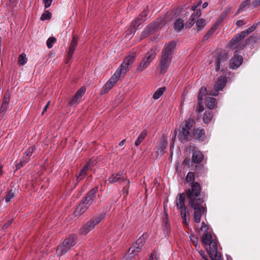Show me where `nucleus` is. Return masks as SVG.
Instances as JSON below:
<instances>
[{
  "mask_svg": "<svg viewBox=\"0 0 260 260\" xmlns=\"http://www.w3.org/2000/svg\"><path fill=\"white\" fill-rule=\"evenodd\" d=\"M144 21V18H141L140 16H138L131 24L132 27L136 30L139 26Z\"/></svg>",
  "mask_w": 260,
  "mask_h": 260,
  "instance_id": "nucleus-37",
  "label": "nucleus"
},
{
  "mask_svg": "<svg viewBox=\"0 0 260 260\" xmlns=\"http://www.w3.org/2000/svg\"><path fill=\"white\" fill-rule=\"evenodd\" d=\"M201 5V1H200L197 5H194L191 7V9L194 11L193 13L191 16V18L196 19L199 18L201 16V11L200 10Z\"/></svg>",
  "mask_w": 260,
  "mask_h": 260,
  "instance_id": "nucleus-17",
  "label": "nucleus"
},
{
  "mask_svg": "<svg viewBox=\"0 0 260 260\" xmlns=\"http://www.w3.org/2000/svg\"><path fill=\"white\" fill-rule=\"evenodd\" d=\"M213 115L212 111H206L203 116V120L205 123H209L212 118Z\"/></svg>",
  "mask_w": 260,
  "mask_h": 260,
  "instance_id": "nucleus-34",
  "label": "nucleus"
},
{
  "mask_svg": "<svg viewBox=\"0 0 260 260\" xmlns=\"http://www.w3.org/2000/svg\"><path fill=\"white\" fill-rule=\"evenodd\" d=\"M167 141L166 139L163 140L161 143L158 146V149L161 151L164 150L167 146Z\"/></svg>",
  "mask_w": 260,
  "mask_h": 260,
  "instance_id": "nucleus-50",
  "label": "nucleus"
},
{
  "mask_svg": "<svg viewBox=\"0 0 260 260\" xmlns=\"http://www.w3.org/2000/svg\"><path fill=\"white\" fill-rule=\"evenodd\" d=\"M214 31V29L213 28H211L210 30H209L208 32L205 35L204 37V40H207L212 35Z\"/></svg>",
  "mask_w": 260,
  "mask_h": 260,
  "instance_id": "nucleus-52",
  "label": "nucleus"
},
{
  "mask_svg": "<svg viewBox=\"0 0 260 260\" xmlns=\"http://www.w3.org/2000/svg\"><path fill=\"white\" fill-rule=\"evenodd\" d=\"M147 132L146 130H144L142 131V132L140 134L138 138L135 141V144L136 146H138L139 145H140L141 142L143 141V140L147 136Z\"/></svg>",
  "mask_w": 260,
  "mask_h": 260,
  "instance_id": "nucleus-30",
  "label": "nucleus"
},
{
  "mask_svg": "<svg viewBox=\"0 0 260 260\" xmlns=\"http://www.w3.org/2000/svg\"><path fill=\"white\" fill-rule=\"evenodd\" d=\"M174 133H175L174 136L172 138V144H171L172 146L173 145L174 143V141H175V140L176 139V133H177L176 130L175 131Z\"/></svg>",
  "mask_w": 260,
  "mask_h": 260,
  "instance_id": "nucleus-62",
  "label": "nucleus"
},
{
  "mask_svg": "<svg viewBox=\"0 0 260 260\" xmlns=\"http://www.w3.org/2000/svg\"><path fill=\"white\" fill-rule=\"evenodd\" d=\"M149 64L150 62H149L147 60L143 58L142 61L140 62V64L138 68V71L140 72H142L143 70L146 69Z\"/></svg>",
  "mask_w": 260,
  "mask_h": 260,
  "instance_id": "nucleus-32",
  "label": "nucleus"
},
{
  "mask_svg": "<svg viewBox=\"0 0 260 260\" xmlns=\"http://www.w3.org/2000/svg\"><path fill=\"white\" fill-rule=\"evenodd\" d=\"M27 60V59L26 57V54L24 53H22L19 55L18 57V63L19 65L22 66L26 63Z\"/></svg>",
  "mask_w": 260,
  "mask_h": 260,
  "instance_id": "nucleus-44",
  "label": "nucleus"
},
{
  "mask_svg": "<svg viewBox=\"0 0 260 260\" xmlns=\"http://www.w3.org/2000/svg\"><path fill=\"white\" fill-rule=\"evenodd\" d=\"M205 135V133L203 128H194L192 130L193 138L196 141H203Z\"/></svg>",
  "mask_w": 260,
  "mask_h": 260,
  "instance_id": "nucleus-14",
  "label": "nucleus"
},
{
  "mask_svg": "<svg viewBox=\"0 0 260 260\" xmlns=\"http://www.w3.org/2000/svg\"><path fill=\"white\" fill-rule=\"evenodd\" d=\"M162 228L164 232L165 237H169V233L170 232V226L168 223V214H166V218L163 221Z\"/></svg>",
  "mask_w": 260,
  "mask_h": 260,
  "instance_id": "nucleus-27",
  "label": "nucleus"
},
{
  "mask_svg": "<svg viewBox=\"0 0 260 260\" xmlns=\"http://www.w3.org/2000/svg\"><path fill=\"white\" fill-rule=\"evenodd\" d=\"M202 240L205 247L208 246L211 242L213 241L212 240V235L209 233L202 235Z\"/></svg>",
  "mask_w": 260,
  "mask_h": 260,
  "instance_id": "nucleus-23",
  "label": "nucleus"
},
{
  "mask_svg": "<svg viewBox=\"0 0 260 260\" xmlns=\"http://www.w3.org/2000/svg\"><path fill=\"white\" fill-rule=\"evenodd\" d=\"M78 44V38L76 36H73L72 38V42L70 45L69 51L67 54V57L66 60V63H68L70 60L71 59L73 54L74 52L75 48Z\"/></svg>",
  "mask_w": 260,
  "mask_h": 260,
  "instance_id": "nucleus-10",
  "label": "nucleus"
},
{
  "mask_svg": "<svg viewBox=\"0 0 260 260\" xmlns=\"http://www.w3.org/2000/svg\"><path fill=\"white\" fill-rule=\"evenodd\" d=\"M136 57L135 53H132L126 56L122 62L120 68L116 71H119V74L123 76L128 71V66L131 65L134 62Z\"/></svg>",
  "mask_w": 260,
  "mask_h": 260,
  "instance_id": "nucleus-5",
  "label": "nucleus"
},
{
  "mask_svg": "<svg viewBox=\"0 0 260 260\" xmlns=\"http://www.w3.org/2000/svg\"><path fill=\"white\" fill-rule=\"evenodd\" d=\"M98 190V188L95 187L91 189L87 194L86 196L83 200L87 205L91 206L95 202V194Z\"/></svg>",
  "mask_w": 260,
  "mask_h": 260,
  "instance_id": "nucleus-11",
  "label": "nucleus"
},
{
  "mask_svg": "<svg viewBox=\"0 0 260 260\" xmlns=\"http://www.w3.org/2000/svg\"><path fill=\"white\" fill-rule=\"evenodd\" d=\"M145 243V240L144 237H141L138 239L137 240L136 242L134 243L133 244L136 245L138 247L140 248L141 250L142 247L144 245Z\"/></svg>",
  "mask_w": 260,
  "mask_h": 260,
  "instance_id": "nucleus-43",
  "label": "nucleus"
},
{
  "mask_svg": "<svg viewBox=\"0 0 260 260\" xmlns=\"http://www.w3.org/2000/svg\"><path fill=\"white\" fill-rule=\"evenodd\" d=\"M51 13L48 10H46L41 17V20L44 21L45 20H49L51 18Z\"/></svg>",
  "mask_w": 260,
  "mask_h": 260,
  "instance_id": "nucleus-46",
  "label": "nucleus"
},
{
  "mask_svg": "<svg viewBox=\"0 0 260 260\" xmlns=\"http://www.w3.org/2000/svg\"><path fill=\"white\" fill-rule=\"evenodd\" d=\"M203 158V155L199 151H195L192 156V159L195 164H200Z\"/></svg>",
  "mask_w": 260,
  "mask_h": 260,
  "instance_id": "nucleus-20",
  "label": "nucleus"
},
{
  "mask_svg": "<svg viewBox=\"0 0 260 260\" xmlns=\"http://www.w3.org/2000/svg\"><path fill=\"white\" fill-rule=\"evenodd\" d=\"M231 10L230 8H228L219 17L218 20L216 21V24L218 25L221 23L224 19L226 17V16L228 15V14L230 13V11Z\"/></svg>",
  "mask_w": 260,
  "mask_h": 260,
  "instance_id": "nucleus-33",
  "label": "nucleus"
},
{
  "mask_svg": "<svg viewBox=\"0 0 260 260\" xmlns=\"http://www.w3.org/2000/svg\"><path fill=\"white\" fill-rule=\"evenodd\" d=\"M122 76L119 74V71H116L111 78L107 81L103 87V93L108 92L114 86V84L118 81Z\"/></svg>",
  "mask_w": 260,
  "mask_h": 260,
  "instance_id": "nucleus-7",
  "label": "nucleus"
},
{
  "mask_svg": "<svg viewBox=\"0 0 260 260\" xmlns=\"http://www.w3.org/2000/svg\"><path fill=\"white\" fill-rule=\"evenodd\" d=\"M200 254L202 256V257L204 259V260H209L207 257L205 255V252L203 250H201L199 251Z\"/></svg>",
  "mask_w": 260,
  "mask_h": 260,
  "instance_id": "nucleus-60",
  "label": "nucleus"
},
{
  "mask_svg": "<svg viewBox=\"0 0 260 260\" xmlns=\"http://www.w3.org/2000/svg\"><path fill=\"white\" fill-rule=\"evenodd\" d=\"M217 103L216 100L214 98H211L207 101V106L210 109H213Z\"/></svg>",
  "mask_w": 260,
  "mask_h": 260,
  "instance_id": "nucleus-41",
  "label": "nucleus"
},
{
  "mask_svg": "<svg viewBox=\"0 0 260 260\" xmlns=\"http://www.w3.org/2000/svg\"><path fill=\"white\" fill-rule=\"evenodd\" d=\"M105 217V213H102L97 217L93 218L90 222L92 224H93V227L95 228V225L100 223Z\"/></svg>",
  "mask_w": 260,
  "mask_h": 260,
  "instance_id": "nucleus-24",
  "label": "nucleus"
},
{
  "mask_svg": "<svg viewBox=\"0 0 260 260\" xmlns=\"http://www.w3.org/2000/svg\"><path fill=\"white\" fill-rule=\"evenodd\" d=\"M257 25V23H254L251 26L248 28L247 29L242 31L241 33L245 38L246 36L248 35L250 33L253 31L256 28Z\"/></svg>",
  "mask_w": 260,
  "mask_h": 260,
  "instance_id": "nucleus-36",
  "label": "nucleus"
},
{
  "mask_svg": "<svg viewBox=\"0 0 260 260\" xmlns=\"http://www.w3.org/2000/svg\"><path fill=\"white\" fill-rule=\"evenodd\" d=\"M52 4V1H45V8H47L49 7Z\"/></svg>",
  "mask_w": 260,
  "mask_h": 260,
  "instance_id": "nucleus-61",
  "label": "nucleus"
},
{
  "mask_svg": "<svg viewBox=\"0 0 260 260\" xmlns=\"http://www.w3.org/2000/svg\"><path fill=\"white\" fill-rule=\"evenodd\" d=\"M56 41V39L54 37H50L47 40L46 44L47 46V47L49 49L53 47V44Z\"/></svg>",
  "mask_w": 260,
  "mask_h": 260,
  "instance_id": "nucleus-48",
  "label": "nucleus"
},
{
  "mask_svg": "<svg viewBox=\"0 0 260 260\" xmlns=\"http://www.w3.org/2000/svg\"><path fill=\"white\" fill-rule=\"evenodd\" d=\"M176 207L180 211H184L186 210L185 205V195L184 193L178 194L176 200Z\"/></svg>",
  "mask_w": 260,
  "mask_h": 260,
  "instance_id": "nucleus-15",
  "label": "nucleus"
},
{
  "mask_svg": "<svg viewBox=\"0 0 260 260\" xmlns=\"http://www.w3.org/2000/svg\"><path fill=\"white\" fill-rule=\"evenodd\" d=\"M147 15H148V12L146 10H145V11H143L139 16H140L141 18H144V20H145L146 17L147 16Z\"/></svg>",
  "mask_w": 260,
  "mask_h": 260,
  "instance_id": "nucleus-56",
  "label": "nucleus"
},
{
  "mask_svg": "<svg viewBox=\"0 0 260 260\" xmlns=\"http://www.w3.org/2000/svg\"><path fill=\"white\" fill-rule=\"evenodd\" d=\"M9 106V104H2L1 108L0 109V111L4 112L7 110Z\"/></svg>",
  "mask_w": 260,
  "mask_h": 260,
  "instance_id": "nucleus-54",
  "label": "nucleus"
},
{
  "mask_svg": "<svg viewBox=\"0 0 260 260\" xmlns=\"http://www.w3.org/2000/svg\"><path fill=\"white\" fill-rule=\"evenodd\" d=\"M155 51L154 50H151L147 53L144 58L150 63L155 58Z\"/></svg>",
  "mask_w": 260,
  "mask_h": 260,
  "instance_id": "nucleus-31",
  "label": "nucleus"
},
{
  "mask_svg": "<svg viewBox=\"0 0 260 260\" xmlns=\"http://www.w3.org/2000/svg\"><path fill=\"white\" fill-rule=\"evenodd\" d=\"M194 19H192L190 18L188 21V22L186 24V26L189 28L191 27L194 24Z\"/></svg>",
  "mask_w": 260,
  "mask_h": 260,
  "instance_id": "nucleus-59",
  "label": "nucleus"
},
{
  "mask_svg": "<svg viewBox=\"0 0 260 260\" xmlns=\"http://www.w3.org/2000/svg\"><path fill=\"white\" fill-rule=\"evenodd\" d=\"M206 25V20L204 19L201 18L196 21V26L198 30H202Z\"/></svg>",
  "mask_w": 260,
  "mask_h": 260,
  "instance_id": "nucleus-40",
  "label": "nucleus"
},
{
  "mask_svg": "<svg viewBox=\"0 0 260 260\" xmlns=\"http://www.w3.org/2000/svg\"><path fill=\"white\" fill-rule=\"evenodd\" d=\"M193 119L189 118L181 123L178 135V139L181 142L189 141L191 139L190 129L193 126Z\"/></svg>",
  "mask_w": 260,
  "mask_h": 260,
  "instance_id": "nucleus-3",
  "label": "nucleus"
},
{
  "mask_svg": "<svg viewBox=\"0 0 260 260\" xmlns=\"http://www.w3.org/2000/svg\"><path fill=\"white\" fill-rule=\"evenodd\" d=\"M126 180V177L123 175L122 172H119L117 173L113 174L108 178V181L110 183L115 182L121 183Z\"/></svg>",
  "mask_w": 260,
  "mask_h": 260,
  "instance_id": "nucleus-9",
  "label": "nucleus"
},
{
  "mask_svg": "<svg viewBox=\"0 0 260 260\" xmlns=\"http://www.w3.org/2000/svg\"><path fill=\"white\" fill-rule=\"evenodd\" d=\"M260 35H259L258 37L255 35L253 34L252 36H251L250 38L249 39V41H252L253 42H255L256 40L258 39V38L259 37Z\"/></svg>",
  "mask_w": 260,
  "mask_h": 260,
  "instance_id": "nucleus-55",
  "label": "nucleus"
},
{
  "mask_svg": "<svg viewBox=\"0 0 260 260\" xmlns=\"http://www.w3.org/2000/svg\"><path fill=\"white\" fill-rule=\"evenodd\" d=\"M180 213L183 220V223L188 226L189 223V219L187 217L186 210L184 211H180Z\"/></svg>",
  "mask_w": 260,
  "mask_h": 260,
  "instance_id": "nucleus-39",
  "label": "nucleus"
},
{
  "mask_svg": "<svg viewBox=\"0 0 260 260\" xmlns=\"http://www.w3.org/2000/svg\"><path fill=\"white\" fill-rule=\"evenodd\" d=\"M75 239L74 236H70L66 239L62 243L58 246L56 254L61 256L66 253L75 244Z\"/></svg>",
  "mask_w": 260,
  "mask_h": 260,
  "instance_id": "nucleus-4",
  "label": "nucleus"
},
{
  "mask_svg": "<svg viewBox=\"0 0 260 260\" xmlns=\"http://www.w3.org/2000/svg\"><path fill=\"white\" fill-rule=\"evenodd\" d=\"M184 21L181 19H177L174 23V28L177 32H179L184 28Z\"/></svg>",
  "mask_w": 260,
  "mask_h": 260,
  "instance_id": "nucleus-21",
  "label": "nucleus"
},
{
  "mask_svg": "<svg viewBox=\"0 0 260 260\" xmlns=\"http://www.w3.org/2000/svg\"><path fill=\"white\" fill-rule=\"evenodd\" d=\"M125 139L122 140L121 142H119V146H122L124 145V144L125 143Z\"/></svg>",
  "mask_w": 260,
  "mask_h": 260,
  "instance_id": "nucleus-64",
  "label": "nucleus"
},
{
  "mask_svg": "<svg viewBox=\"0 0 260 260\" xmlns=\"http://www.w3.org/2000/svg\"><path fill=\"white\" fill-rule=\"evenodd\" d=\"M86 174H87V173L86 172H85L83 170H81L78 176H77V178H76L77 182H78L81 181L82 180H83V179H84Z\"/></svg>",
  "mask_w": 260,
  "mask_h": 260,
  "instance_id": "nucleus-49",
  "label": "nucleus"
},
{
  "mask_svg": "<svg viewBox=\"0 0 260 260\" xmlns=\"http://www.w3.org/2000/svg\"><path fill=\"white\" fill-rule=\"evenodd\" d=\"M140 251H141V249L139 247H138L136 245L133 244L129 248V249L128 251L127 257L130 258L134 257Z\"/></svg>",
  "mask_w": 260,
  "mask_h": 260,
  "instance_id": "nucleus-19",
  "label": "nucleus"
},
{
  "mask_svg": "<svg viewBox=\"0 0 260 260\" xmlns=\"http://www.w3.org/2000/svg\"><path fill=\"white\" fill-rule=\"evenodd\" d=\"M226 83V78L225 77H221L217 81L216 84L215 85V91L211 92L213 95L216 96L218 94V91L222 90L225 86Z\"/></svg>",
  "mask_w": 260,
  "mask_h": 260,
  "instance_id": "nucleus-13",
  "label": "nucleus"
},
{
  "mask_svg": "<svg viewBox=\"0 0 260 260\" xmlns=\"http://www.w3.org/2000/svg\"><path fill=\"white\" fill-rule=\"evenodd\" d=\"M195 176L192 172H189L186 177V181L191 183V186L186 191V194L189 200L190 207L193 210V220L197 223L201 221V218L205 212L206 209L203 206L204 198L201 195V187L198 182H194Z\"/></svg>",
  "mask_w": 260,
  "mask_h": 260,
  "instance_id": "nucleus-1",
  "label": "nucleus"
},
{
  "mask_svg": "<svg viewBox=\"0 0 260 260\" xmlns=\"http://www.w3.org/2000/svg\"><path fill=\"white\" fill-rule=\"evenodd\" d=\"M246 23V22L244 20H238L236 24V25L238 26V27H240V26H241L244 24H245Z\"/></svg>",
  "mask_w": 260,
  "mask_h": 260,
  "instance_id": "nucleus-58",
  "label": "nucleus"
},
{
  "mask_svg": "<svg viewBox=\"0 0 260 260\" xmlns=\"http://www.w3.org/2000/svg\"><path fill=\"white\" fill-rule=\"evenodd\" d=\"M237 51L235 52L234 57L230 60V68L232 69H237L242 64L243 58L241 56L238 55Z\"/></svg>",
  "mask_w": 260,
  "mask_h": 260,
  "instance_id": "nucleus-12",
  "label": "nucleus"
},
{
  "mask_svg": "<svg viewBox=\"0 0 260 260\" xmlns=\"http://www.w3.org/2000/svg\"><path fill=\"white\" fill-rule=\"evenodd\" d=\"M9 103V95L6 94L3 99V104H8Z\"/></svg>",
  "mask_w": 260,
  "mask_h": 260,
  "instance_id": "nucleus-57",
  "label": "nucleus"
},
{
  "mask_svg": "<svg viewBox=\"0 0 260 260\" xmlns=\"http://www.w3.org/2000/svg\"><path fill=\"white\" fill-rule=\"evenodd\" d=\"M50 101H48L47 105L45 106V107L44 108V109H43V112L42 113L43 114L45 112H46L47 111V109L48 107V106L50 104Z\"/></svg>",
  "mask_w": 260,
  "mask_h": 260,
  "instance_id": "nucleus-63",
  "label": "nucleus"
},
{
  "mask_svg": "<svg viewBox=\"0 0 260 260\" xmlns=\"http://www.w3.org/2000/svg\"><path fill=\"white\" fill-rule=\"evenodd\" d=\"M176 46L174 41L165 44L162 50V55L159 64L160 73L165 74L167 71L172 61L173 53Z\"/></svg>",
  "mask_w": 260,
  "mask_h": 260,
  "instance_id": "nucleus-2",
  "label": "nucleus"
},
{
  "mask_svg": "<svg viewBox=\"0 0 260 260\" xmlns=\"http://www.w3.org/2000/svg\"><path fill=\"white\" fill-rule=\"evenodd\" d=\"M36 150L35 146H32L28 148L26 151L24 152L22 157H25V159H28V161L30 160V158L31 156L32 153Z\"/></svg>",
  "mask_w": 260,
  "mask_h": 260,
  "instance_id": "nucleus-26",
  "label": "nucleus"
},
{
  "mask_svg": "<svg viewBox=\"0 0 260 260\" xmlns=\"http://www.w3.org/2000/svg\"><path fill=\"white\" fill-rule=\"evenodd\" d=\"M158 257L157 256V253L155 252H152L150 255L148 260H157Z\"/></svg>",
  "mask_w": 260,
  "mask_h": 260,
  "instance_id": "nucleus-53",
  "label": "nucleus"
},
{
  "mask_svg": "<svg viewBox=\"0 0 260 260\" xmlns=\"http://www.w3.org/2000/svg\"><path fill=\"white\" fill-rule=\"evenodd\" d=\"M93 224H92L91 222L88 221L85 225H84L81 230V233L85 235L88 233L91 230L93 229Z\"/></svg>",
  "mask_w": 260,
  "mask_h": 260,
  "instance_id": "nucleus-25",
  "label": "nucleus"
},
{
  "mask_svg": "<svg viewBox=\"0 0 260 260\" xmlns=\"http://www.w3.org/2000/svg\"><path fill=\"white\" fill-rule=\"evenodd\" d=\"M166 88L165 87H160L157 89L153 94V98L154 100L158 99L163 94Z\"/></svg>",
  "mask_w": 260,
  "mask_h": 260,
  "instance_id": "nucleus-35",
  "label": "nucleus"
},
{
  "mask_svg": "<svg viewBox=\"0 0 260 260\" xmlns=\"http://www.w3.org/2000/svg\"><path fill=\"white\" fill-rule=\"evenodd\" d=\"M244 38V36H243L241 33L236 35L230 41L229 44V46L231 48H238L239 46H238L237 44L239 43V42L241 40H242Z\"/></svg>",
  "mask_w": 260,
  "mask_h": 260,
  "instance_id": "nucleus-18",
  "label": "nucleus"
},
{
  "mask_svg": "<svg viewBox=\"0 0 260 260\" xmlns=\"http://www.w3.org/2000/svg\"><path fill=\"white\" fill-rule=\"evenodd\" d=\"M166 24V21L164 20V18H159L156 20L153 24H152V28L151 30L154 29L155 28L162 27Z\"/></svg>",
  "mask_w": 260,
  "mask_h": 260,
  "instance_id": "nucleus-29",
  "label": "nucleus"
},
{
  "mask_svg": "<svg viewBox=\"0 0 260 260\" xmlns=\"http://www.w3.org/2000/svg\"><path fill=\"white\" fill-rule=\"evenodd\" d=\"M15 191L10 190L6 194L5 201L7 203L10 202L15 197Z\"/></svg>",
  "mask_w": 260,
  "mask_h": 260,
  "instance_id": "nucleus-45",
  "label": "nucleus"
},
{
  "mask_svg": "<svg viewBox=\"0 0 260 260\" xmlns=\"http://www.w3.org/2000/svg\"><path fill=\"white\" fill-rule=\"evenodd\" d=\"M28 162V159H25V157H22L20 162L16 165V170L19 169Z\"/></svg>",
  "mask_w": 260,
  "mask_h": 260,
  "instance_id": "nucleus-47",
  "label": "nucleus"
},
{
  "mask_svg": "<svg viewBox=\"0 0 260 260\" xmlns=\"http://www.w3.org/2000/svg\"><path fill=\"white\" fill-rule=\"evenodd\" d=\"M228 59V54L225 53L222 55L218 56L215 62V70L218 71L220 69V66H222L224 61Z\"/></svg>",
  "mask_w": 260,
  "mask_h": 260,
  "instance_id": "nucleus-16",
  "label": "nucleus"
},
{
  "mask_svg": "<svg viewBox=\"0 0 260 260\" xmlns=\"http://www.w3.org/2000/svg\"><path fill=\"white\" fill-rule=\"evenodd\" d=\"M94 161L91 160L88 161L83 167L81 170L87 173V171L90 170L93 166Z\"/></svg>",
  "mask_w": 260,
  "mask_h": 260,
  "instance_id": "nucleus-42",
  "label": "nucleus"
},
{
  "mask_svg": "<svg viewBox=\"0 0 260 260\" xmlns=\"http://www.w3.org/2000/svg\"><path fill=\"white\" fill-rule=\"evenodd\" d=\"M209 248H206L207 251L212 260H222L221 254L217 251V244L213 241L208 245Z\"/></svg>",
  "mask_w": 260,
  "mask_h": 260,
  "instance_id": "nucleus-6",
  "label": "nucleus"
},
{
  "mask_svg": "<svg viewBox=\"0 0 260 260\" xmlns=\"http://www.w3.org/2000/svg\"><path fill=\"white\" fill-rule=\"evenodd\" d=\"M86 91V88L85 87H82L80 88L76 93L75 96L72 100L69 102V104L72 106H76L81 101L83 94L85 93Z\"/></svg>",
  "mask_w": 260,
  "mask_h": 260,
  "instance_id": "nucleus-8",
  "label": "nucleus"
},
{
  "mask_svg": "<svg viewBox=\"0 0 260 260\" xmlns=\"http://www.w3.org/2000/svg\"><path fill=\"white\" fill-rule=\"evenodd\" d=\"M208 225L204 221L202 222L201 226L198 229L199 234L202 235L206 233H208Z\"/></svg>",
  "mask_w": 260,
  "mask_h": 260,
  "instance_id": "nucleus-38",
  "label": "nucleus"
},
{
  "mask_svg": "<svg viewBox=\"0 0 260 260\" xmlns=\"http://www.w3.org/2000/svg\"><path fill=\"white\" fill-rule=\"evenodd\" d=\"M207 88L205 86H203L201 88L199 95H198V103L199 104L202 103V101L204 97L207 94Z\"/></svg>",
  "mask_w": 260,
  "mask_h": 260,
  "instance_id": "nucleus-28",
  "label": "nucleus"
},
{
  "mask_svg": "<svg viewBox=\"0 0 260 260\" xmlns=\"http://www.w3.org/2000/svg\"><path fill=\"white\" fill-rule=\"evenodd\" d=\"M89 207L90 206L87 205L84 201H82L76 208L75 211L76 213L82 214L84 213Z\"/></svg>",
  "mask_w": 260,
  "mask_h": 260,
  "instance_id": "nucleus-22",
  "label": "nucleus"
},
{
  "mask_svg": "<svg viewBox=\"0 0 260 260\" xmlns=\"http://www.w3.org/2000/svg\"><path fill=\"white\" fill-rule=\"evenodd\" d=\"M136 31V29L133 27H132L131 26V28L127 30L126 31V36L128 38H131L132 37V35H133Z\"/></svg>",
  "mask_w": 260,
  "mask_h": 260,
  "instance_id": "nucleus-51",
  "label": "nucleus"
}]
</instances>
